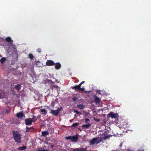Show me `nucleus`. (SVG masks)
<instances>
[{
    "label": "nucleus",
    "instance_id": "26",
    "mask_svg": "<svg viewBox=\"0 0 151 151\" xmlns=\"http://www.w3.org/2000/svg\"><path fill=\"white\" fill-rule=\"evenodd\" d=\"M73 111H74V112L75 113H76V114H81V112H79V111H78L77 110H76L74 109Z\"/></svg>",
    "mask_w": 151,
    "mask_h": 151
},
{
    "label": "nucleus",
    "instance_id": "36",
    "mask_svg": "<svg viewBox=\"0 0 151 151\" xmlns=\"http://www.w3.org/2000/svg\"><path fill=\"white\" fill-rule=\"evenodd\" d=\"M85 82V81H82L79 85H80V86H81V85H82L83 84V83H84Z\"/></svg>",
    "mask_w": 151,
    "mask_h": 151
},
{
    "label": "nucleus",
    "instance_id": "28",
    "mask_svg": "<svg viewBox=\"0 0 151 151\" xmlns=\"http://www.w3.org/2000/svg\"><path fill=\"white\" fill-rule=\"evenodd\" d=\"M3 94L4 93L1 90H0V99H1Z\"/></svg>",
    "mask_w": 151,
    "mask_h": 151
},
{
    "label": "nucleus",
    "instance_id": "19",
    "mask_svg": "<svg viewBox=\"0 0 151 151\" xmlns=\"http://www.w3.org/2000/svg\"><path fill=\"white\" fill-rule=\"evenodd\" d=\"M6 60V58L5 57H2L0 59V62L1 63H3Z\"/></svg>",
    "mask_w": 151,
    "mask_h": 151
},
{
    "label": "nucleus",
    "instance_id": "7",
    "mask_svg": "<svg viewBox=\"0 0 151 151\" xmlns=\"http://www.w3.org/2000/svg\"><path fill=\"white\" fill-rule=\"evenodd\" d=\"M94 101L96 103V104H99L100 102V99L95 95L94 96Z\"/></svg>",
    "mask_w": 151,
    "mask_h": 151
},
{
    "label": "nucleus",
    "instance_id": "31",
    "mask_svg": "<svg viewBox=\"0 0 151 151\" xmlns=\"http://www.w3.org/2000/svg\"><path fill=\"white\" fill-rule=\"evenodd\" d=\"M11 111V109H8L6 110V113H9Z\"/></svg>",
    "mask_w": 151,
    "mask_h": 151
},
{
    "label": "nucleus",
    "instance_id": "32",
    "mask_svg": "<svg viewBox=\"0 0 151 151\" xmlns=\"http://www.w3.org/2000/svg\"><path fill=\"white\" fill-rule=\"evenodd\" d=\"M37 51L38 52H41V49L40 48H38L37 49Z\"/></svg>",
    "mask_w": 151,
    "mask_h": 151
},
{
    "label": "nucleus",
    "instance_id": "9",
    "mask_svg": "<svg viewBox=\"0 0 151 151\" xmlns=\"http://www.w3.org/2000/svg\"><path fill=\"white\" fill-rule=\"evenodd\" d=\"M54 116H57L59 114V113L56 110H51V111L50 112Z\"/></svg>",
    "mask_w": 151,
    "mask_h": 151
},
{
    "label": "nucleus",
    "instance_id": "39",
    "mask_svg": "<svg viewBox=\"0 0 151 151\" xmlns=\"http://www.w3.org/2000/svg\"><path fill=\"white\" fill-rule=\"evenodd\" d=\"M40 151H48L47 150H40Z\"/></svg>",
    "mask_w": 151,
    "mask_h": 151
},
{
    "label": "nucleus",
    "instance_id": "30",
    "mask_svg": "<svg viewBox=\"0 0 151 151\" xmlns=\"http://www.w3.org/2000/svg\"><path fill=\"white\" fill-rule=\"evenodd\" d=\"M85 123H89L90 122V120L88 118L86 119H85Z\"/></svg>",
    "mask_w": 151,
    "mask_h": 151
},
{
    "label": "nucleus",
    "instance_id": "37",
    "mask_svg": "<svg viewBox=\"0 0 151 151\" xmlns=\"http://www.w3.org/2000/svg\"><path fill=\"white\" fill-rule=\"evenodd\" d=\"M84 91L86 93H89L91 91Z\"/></svg>",
    "mask_w": 151,
    "mask_h": 151
},
{
    "label": "nucleus",
    "instance_id": "25",
    "mask_svg": "<svg viewBox=\"0 0 151 151\" xmlns=\"http://www.w3.org/2000/svg\"><path fill=\"white\" fill-rule=\"evenodd\" d=\"M63 108L61 107H58L56 110L59 113L60 111Z\"/></svg>",
    "mask_w": 151,
    "mask_h": 151
},
{
    "label": "nucleus",
    "instance_id": "35",
    "mask_svg": "<svg viewBox=\"0 0 151 151\" xmlns=\"http://www.w3.org/2000/svg\"><path fill=\"white\" fill-rule=\"evenodd\" d=\"M46 108L47 109H48L49 110H50L51 111V110H52V109H50V108H49V106H46Z\"/></svg>",
    "mask_w": 151,
    "mask_h": 151
},
{
    "label": "nucleus",
    "instance_id": "17",
    "mask_svg": "<svg viewBox=\"0 0 151 151\" xmlns=\"http://www.w3.org/2000/svg\"><path fill=\"white\" fill-rule=\"evenodd\" d=\"M77 107L81 109H83L85 108V106H84L82 104H79L77 105Z\"/></svg>",
    "mask_w": 151,
    "mask_h": 151
},
{
    "label": "nucleus",
    "instance_id": "43",
    "mask_svg": "<svg viewBox=\"0 0 151 151\" xmlns=\"http://www.w3.org/2000/svg\"><path fill=\"white\" fill-rule=\"evenodd\" d=\"M97 121H99V119H98L97 120H96Z\"/></svg>",
    "mask_w": 151,
    "mask_h": 151
},
{
    "label": "nucleus",
    "instance_id": "29",
    "mask_svg": "<svg viewBox=\"0 0 151 151\" xmlns=\"http://www.w3.org/2000/svg\"><path fill=\"white\" fill-rule=\"evenodd\" d=\"M78 99V98H77V97H73V99H72V100L73 101H77Z\"/></svg>",
    "mask_w": 151,
    "mask_h": 151
},
{
    "label": "nucleus",
    "instance_id": "6",
    "mask_svg": "<svg viewBox=\"0 0 151 151\" xmlns=\"http://www.w3.org/2000/svg\"><path fill=\"white\" fill-rule=\"evenodd\" d=\"M55 64L54 62L51 60H47L46 63V65L48 66H53Z\"/></svg>",
    "mask_w": 151,
    "mask_h": 151
},
{
    "label": "nucleus",
    "instance_id": "33",
    "mask_svg": "<svg viewBox=\"0 0 151 151\" xmlns=\"http://www.w3.org/2000/svg\"><path fill=\"white\" fill-rule=\"evenodd\" d=\"M85 88L83 87L81 88V87H80V90L81 91H84Z\"/></svg>",
    "mask_w": 151,
    "mask_h": 151
},
{
    "label": "nucleus",
    "instance_id": "10",
    "mask_svg": "<svg viewBox=\"0 0 151 151\" xmlns=\"http://www.w3.org/2000/svg\"><path fill=\"white\" fill-rule=\"evenodd\" d=\"M55 68L56 69H60L61 67V64L59 63H55Z\"/></svg>",
    "mask_w": 151,
    "mask_h": 151
},
{
    "label": "nucleus",
    "instance_id": "41",
    "mask_svg": "<svg viewBox=\"0 0 151 151\" xmlns=\"http://www.w3.org/2000/svg\"><path fill=\"white\" fill-rule=\"evenodd\" d=\"M40 117H41V116L40 115H38L37 116V118H40Z\"/></svg>",
    "mask_w": 151,
    "mask_h": 151
},
{
    "label": "nucleus",
    "instance_id": "15",
    "mask_svg": "<svg viewBox=\"0 0 151 151\" xmlns=\"http://www.w3.org/2000/svg\"><path fill=\"white\" fill-rule=\"evenodd\" d=\"M40 112L42 113V115L46 114L47 113L46 110L45 109H41Z\"/></svg>",
    "mask_w": 151,
    "mask_h": 151
},
{
    "label": "nucleus",
    "instance_id": "12",
    "mask_svg": "<svg viewBox=\"0 0 151 151\" xmlns=\"http://www.w3.org/2000/svg\"><path fill=\"white\" fill-rule=\"evenodd\" d=\"M86 148H78L76 149H74L73 151H86Z\"/></svg>",
    "mask_w": 151,
    "mask_h": 151
},
{
    "label": "nucleus",
    "instance_id": "20",
    "mask_svg": "<svg viewBox=\"0 0 151 151\" xmlns=\"http://www.w3.org/2000/svg\"><path fill=\"white\" fill-rule=\"evenodd\" d=\"M6 40L8 42H12L13 40L10 37H8L6 39Z\"/></svg>",
    "mask_w": 151,
    "mask_h": 151
},
{
    "label": "nucleus",
    "instance_id": "13",
    "mask_svg": "<svg viewBox=\"0 0 151 151\" xmlns=\"http://www.w3.org/2000/svg\"><path fill=\"white\" fill-rule=\"evenodd\" d=\"M49 133L47 131H42V136L45 137L49 134Z\"/></svg>",
    "mask_w": 151,
    "mask_h": 151
},
{
    "label": "nucleus",
    "instance_id": "21",
    "mask_svg": "<svg viewBox=\"0 0 151 151\" xmlns=\"http://www.w3.org/2000/svg\"><path fill=\"white\" fill-rule=\"evenodd\" d=\"M32 122H36L37 120V118L35 116H33L32 118H31Z\"/></svg>",
    "mask_w": 151,
    "mask_h": 151
},
{
    "label": "nucleus",
    "instance_id": "11",
    "mask_svg": "<svg viewBox=\"0 0 151 151\" xmlns=\"http://www.w3.org/2000/svg\"><path fill=\"white\" fill-rule=\"evenodd\" d=\"M80 87H81V86L79 84L78 85H76L72 87L71 88L73 89H74L76 91H77L78 90H80Z\"/></svg>",
    "mask_w": 151,
    "mask_h": 151
},
{
    "label": "nucleus",
    "instance_id": "3",
    "mask_svg": "<svg viewBox=\"0 0 151 151\" xmlns=\"http://www.w3.org/2000/svg\"><path fill=\"white\" fill-rule=\"evenodd\" d=\"M98 138H94L92 139L90 142V145H93L94 144H98L100 143L101 141V139H100L99 140H98Z\"/></svg>",
    "mask_w": 151,
    "mask_h": 151
},
{
    "label": "nucleus",
    "instance_id": "1",
    "mask_svg": "<svg viewBox=\"0 0 151 151\" xmlns=\"http://www.w3.org/2000/svg\"><path fill=\"white\" fill-rule=\"evenodd\" d=\"M13 136L15 142L17 143H19L21 142L22 137L18 131H13Z\"/></svg>",
    "mask_w": 151,
    "mask_h": 151
},
{
    "label": "nucleus",
    "instance_id": "40",
    "mask_svg": "<svg viewBox=\"0 0 151 151\" xmlns=\"http://www.w3.org/2000/svg\"><path fill=\"white\" fill-rule=\"evenodd\" d=\"M99 94H101V93H100V90H99L97 92Z\"/></svg>",
    "mask_w": 151,
    "mask_h": 151
},
{
    "label": "nucleus",
    "instance_id": "23",
    "mask_svg": "<svg viewBox=\"0 0 151 151\" xmlns=\"http://www.w3.org/2000/svg\"><path fill=\"white\" fill-rule=\"evenodd\" d=\"M28 56L30 59H32L34 58V56L32 54L30 53L29 54Z\"/></svg>",
    "mask_w": 151,
    "mask_h": 151
},
{
    "label": "nucleus",
    "instance_id": "34",
    "mask_svg": "<svg viewBox=\"0 0 151 151\" xmlns=\"http://www.w3.org/2000/svg\"><path fill=\"white\" fill-rule=\"evenodd\" d=\"M48 145H49V146H50V147L52 148H53L54 147V146L53 145H51V143L49 144Z\"/></svg>",
    "mask_w": 151,
    "mask_h": 151
},
{
    "label": "nucleus",
    "instance_id": "38",
    "mask_svg": "<svg viewBox=\"0 0 151 151\" xmlns=\"http://www.w3.org/2000/svg\"><path fill=\"white\" fill-rule=\"evenodd\" d=\"M54 87L55 88H59V87L58 86H57V85H55L54 86Z\"/></svg>",
    "mask_w": 151,
    "mask_h": 151
},
{
    "label": "nucleus",
    "instance_id": "27",
    "mask_svg": "<svg viewBox=\"0 0 151 151\" xmlns=\"http://www.w3.org/2000/svg\"><path fill=\"white\" fill-rule=\"evenodd\" d=\"M111 136V135H105L104 138V139L105 140L108 138H109Z\"/></svg>",
    "mask_w": 151,
    "mask_h": 151
},
{
    "label": "nucleus",
    "instance_id": "5",
    "mask_svg": "<svg viewBox=\"0 0 151 151\" xmlns=\"http://www.w3.org/2000/svg\"><path fill=\"white\" fill-rule=\"evenodd\" d=\"M32 123V121L31 118H29L26 119L25 120V124L27 125H31Z\"/></svg>",
    "mask_w": 151,
    "mask_h": 151
},
{
    "label": "nucleus",
    "instance_id": "18",
    "mask_svg": "<svg viewBox=\"0 0 151 151\" xmlns=\"http://www.w3.org/2000/svg\"><path fill=\"white\" fill-rule=\"evenodd\" d=\"M91 126V124L88 123L87 124H85L82 125V127L83 128H88Z\"/></svg>",
    "mask_w": 151,
    "mask_h": 151
},
{
    "label": "nucleus",
    "instance_id": "4",
    "mask_svg": "<svg viewBox=\"0 0 151 151\" xmlns=\"http://www.w3.org/2000/svg\"><path fill=\"white\" fill-rule=\"evenodd\" d=\"M108 116L113 119L118 117L119 115L118 113H114L113 112H111L108 115Z\"/></svg>",
    "mask_w": 151,
    "mask_h": 151
},
{
    "label": "nucleus",
    "instance_id": "16",
    "mask_svg": "<svg viewBox=\"0 0 151 151\" xmlns=\"http://www.w3.org/2000/svg\"><path fill=\"white\" fill-rule=\"evenodd\" d=\"M27 148V147L25 146H23L22 147H20L18 148V150L22 151L24 150Z\"/></svg>",
    "mask_w": 151,
    "mask_h": 151
},
{
    "label": "nucleus",
    "instance_id": "14",
    "mask_svg": "<svg viewBox=\"0 0 151 151\" xmlns=\"http://www.w3.org/2000/svg\"><path fill=\"white\" fill-rule=\"evenodd\" d=\"M21 88V85L20 84H17L15 86L14 88L16 90H19Z\"/></svg>",
    "mask_w": 151,
    "mask_h": 151
},
{
    "label": "nucleus",
    "instance_id": "42",
    "mask_svg": "<svg viewBox=\"0 0 151 151\" xmlns=\"http://www.w3.org/2000/svg\"><path fill=\"white\" fill-rule=\"evenodd\" d=\"M78 129H79V130L81 131H82L81 129H80L79 128H78Z\"/></svg>",
    "mask_w": 151,
    "mask_h": 151
},
{
    "label": "nucleus",
    "instance_id": "8",
    "mask_svg": "<svg viewBox=\"0 0 151 151\" xmlns=\"http://www.w3.org/2000/svg\"><path fill=\"white\" fill-rule=\"evenodd\" d=\"M16 116L18 118H22L23 117H24V118L25 117V116L24 115L23 113L22 112L17 113L16 114Z\"/></svg>",
    "mask_w": 151,
    "mask_h": 151
},
{
    "label": "nucleus",
    "instance_id": "2",
    "mask_svg": "<svg viewBox=\"0 0 151 151\" xmlns=\"http://www.w3.org/2000/svg\"><path fill=\"white\" fill-rule=\"evenodd\" d=\"M65 138L67 140L71 139V141L73 142H76L78 139V135L73 136H69L65 137Z\"/></svg>",
    "mask_w": 151,
    "mask_h": 151
},
{
    "label": "nucleus",
    "instance_id": "24",
    "mask_svg": "<svg viewBox=\"0 0 151 151\" xmlns=\"http://www.w3.org/2000/svg\"><path fill=\"white\" fill-rule=\"evenodd\" d=\"M31 128H32V127H31L30 128H29V127H28L27 126L26 127V130L25 131L26 132H28L29 131H30L29 130Z\"/></svg>",
    "mask_w": 151,
    "mask_h": 151
},
{
    "label": "nucleus",
    "instance_id": "22",
    "mask_svg": "<svg viewBox=\"0 0 151 151\" xmlns=\"http://www.w3.org/2000/svg\"><path fill=\"white\" fill-rule=\"evenodd\" d=\"M79 124V123H74L72 125L71 127H72L75 128V127L78 126Z\"/></svg>",
    "mask_w": 151,
    "mask_h": 151
}]
</instances>
